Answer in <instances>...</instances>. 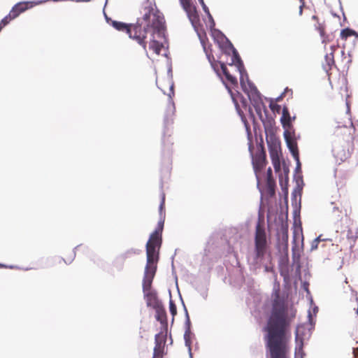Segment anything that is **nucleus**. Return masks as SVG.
<instances>
[{"instance_id": "1a4fd4ad", "label": "nucleus", "mask_w": 358, "mask_h": 358, "mask_svg": "<svg viewBox=\"0 0 358 358\" xmlns=\"http://www.w3.org/2000/svg\"><path fill=\"white\" fill-rule=\"evenodd\" d=\"M284 138L289 152L294 158L299 155L296 140L294 134L287 130L284 131Z\"/></svg>"}, {"instance_id": "4c0bfd02", "label": "nucleus", "mask_w": 358, "mask_h": 358, "mask_svg": "<svg viewBox=\"0 0 358 358\" xmlns=\"http://www.w3.org/2000/svg\"><path fill=\"white\" fill-rule=\"evenodd\" d=\"M331 205L333 206V208H332L333 212L339 211L338 207L334 206V203L333 202L331 203Z\"/></svg>"}, {"instance_id": "ea45409f", "label": "nucleus", "mask_w": 358, "mask_h": 358, "mask_svg": "<svg viewBox=\"0 0 358 358\" xmlns=\"http://www.w3.org/2000/svg\"><path fill=\"white\" fill-rule=\"evenodd\" d=\"M317 310H318V308L317 306L314 307L313 312L315 314L317 312Z\"/></svg>"}, {"instance_id": "f704fd0d", "label": "nucleus", "mask_w": 358, "mask_h": 358, "mask_svg": "<svg viewBox=\"0 0 358 358\" xmlns=\"http://www.w3.org/2000/svg\"><path fill=\"white\" fill-rule=\"evenodd\" d=\"M280 186H281V188H282V190L285 193V194H287V180H285V185H283V182L282 181H280Z\"/></svg>"}, {"instance_id": "cd10ccee", "label": "nucleus", "mask_w": 358, "mask_h": 358, "mask_svg": "<svg viewBox=\"0 0 358 358\" xmlns=\"http://www.w3.org/2000/svg\"><path fill=\"white\" fill-rule=\"evenodd\" d=\"M316 29L319 30L320 34L321 37L322 38V43L326 44L329 41V39H328V37L325 36L324 29L322 28L320 26H319L318 27H316Z\"/></svg>"}, {"instance_id": "b1692460", "label": "nucleus", "mask_w": 358, "mask_h": 358, "mask_svg": "<svg viewBox=\"0 0 358 358\" xmlns=\"http://www.w3.org/2000/svg\"><path fill=\"white\" fill-rule=\"evenodd\" d=\"M14 19L15 17H13V15H10V13L9 12V13L6 16H5L0 22L1 30L3 27L7 25L10 20Z\"/></svg>"}, {"instance_id": "37998d69", "label": "nucleus", "mask_w": 358, "mask_h": 358, "mask_svg": "<svg viewBox=\"0 0 358 358\" xmlns=\"http://www.w3.org/2000/svg\"><path fill=\"white\" fill-rule=\"evenodd\" d=\"M308 285L304 284V289L308 291Z\"/></svg>"}, {"instance_id": "6e6552de", "label": "nucleus", "mask_w": 358, "mask_h": 358, "mask_svg": "<svg viewBox=\"0 0 358 358\" xmlns=\"http://www.w3.org/2000/svg\"><path fill=\"white\" fill-rule=\"evenodd\" d=\"M164 227V220H159L157 228L150 234V238L146 244V252L148 249H154L159 255V249L162 244V232Z\"/></svg>"}, {"instance_id": "423d86ee", "label": "nucleus", "mask_w": 358, "mask_h": 358, "mask_svg": "<svg viewBox=\"0 0 358 358\" xmlns=\"http://www.w3.org/2000/svg\"><path fill=\"white\" fill-rule=\"evenodd\" d=\"M308 324L298 325L295 331V339L296 343H299V350L301 348L303 340L310 337L311 331L315 326V322L313 321L310 310H308Z\"/></svg>"}, {"instance_id": "aec40b11", "label": "nucleus", "mask_w": 358, "mask_h": 358, "mask_svg": "<svg viewBox=\"0 0 358 358\" xmlns=\"http://www.w3.org/2000/svg\"><path fill=\"white\" fill-rule=\"evenodd\" d=\"M294 180H296V187L294 189V192H292V196L295 197L296 194H299V195L301 194V192L302 190L303 185V181L302 179V176L300 174H299L298 176H295Z\"/></svg>"}, {"instance_id": "0eeeda50", "label": "nucleus", "mask_w": 358, "mask_h": 358, "mask_svg": "<svg viewBox=\"0 0 358 358\" xmlns=\"http://www.w3.org/2000/svg\"><path fill=\"white\" fill-rule=\"evenodd\" d=\"M182 5L187 13V17L194 29L196 32L201 44L203 45L204 41L201 36V34L199 30V17L196 13L195 7L192 6L189 1H181Z\"/></svg>"}, {"instance_id": "3c124183", "label": "nucleus", "mask_w": 358, "mask_h": 358, "mask_svg": "<svg viewBox=\"0 0 358 358\" xmlns=\"http://www.w3.org/2000/svg\"><path fill=\"white\" fill-rule=\"evenodd\" d=\"M152 358H157V357H152Z\"/></svg>"}, {"instance_id": "49530a36", "label": "nucleus", "mask_w": 358, "mask_h": 358, "mask_svg": "<svg viewBox=\"0 0 358 358\" xmlns=\"http://www.w3.org/2000/svg\"><path fill=\"white\" fill-rule=\"evenodd\" d=\"M106 21L108 22L110 19L106 15Z\"/></svg>"}, {"instance_id": "f8f14e48", "label": "nucleus", "mask_w": 358, "mask_h": 358, "mask_svg": "<svg viewBox=\"0 0 358 358\" xmlns=\"http://www.w3.org/2000/svg\"><path fill=\"white\" fill-rule=\"evenodd\" d=\"M165 343L164 336L161 334H157L155 336V348L152 357H161L163 354L164 345Z\"/></svg>"}, {"instance_id": "5701e85b", "label": "nucleus", "mask_w": 358, "mask_h": 358, "mask_svg": "<svg viewBox=\"0 0 358 358\" xmlns=\"http://www.w3.org/2000/svg\"><path fill=\"white\" fill-rule=\"evenodd\" d=\"M173 94H174L173 84H171V85L170 86V93L169 94V108H170V110H171V111L173 113L175 110V104H174V102L172 100V96Z\"/></svg>"}, {"instance_id": "4be33fe9", "label": "nucleus", "mask_w": 358, "mask_h": 358, "mask_svg": "<svg viewBox=\"0 0 358 358\" xmlns=\"http://www.w3.org/2000/svg\"><path fill=\"white\" fill-rule=\"evenodd\" d=\"M355 36L358 38V34L350 28L343 29L341 32V37L343 39H346L348 37Z\"/></svg>"}, {"instance_id": "412c9836", "label": "nucleus", "mask_w": 358, "mask_h": 358, "mask_svg": "<svg viewBox=\"0 0 358 358\" xmlns=\"http://www.w3.org/2000/svg\"><path fill=\"white\" fill-rule=\"evenodd\" d=\"M198 1H199L200 4L201 5L203 11L208 15V20H209V22H210V27L212 28V27H215V21H214L212 15L210 13L208 8L205 4L204 1L203 0H198Z\"/></svg>"}, {"instance_id": "393cba45", "label": "nucleus", "mask_w": 358, "mask_h": 358, "mask_svg": "<svg viewBox=\"0 0 358 358\" xmlns=\"http://www.w3.org/2000/svg\"><path fill=\"white\" fill-rule=\"evenodd\" d=\"M169 310L173 316L172 321H173V317L177 314V308L175 303L171 299L169 301Z\"/></svg>"}, {"instance_id": "c9c22d12", "label": "nucleus", "mask_w": 358, "mask_h": 358, "mask_svg": "<svg viewBox=\"0 0 358 358\" xmlns=\"http://www.w3.org/2000/svg\"><path fill=\"white\" fill-rule=\"evenodd\" d=\"M221 70L224 76L229 73L227 66L224 63L221 64Z\"/></svg>"}, {"instance_id": "8fccbe9b", "label": "nucleus", "mask_w": 358, "mask_h": 358, "mask_svg": "<svg viewBox=\"0 0 358 358\" xmlns=\"http://www.w3.org/2000/svg\"><path fill=\"white\" fill-rule=\"evenodd\" d=\"M108 0L106 1V2H107Z\"/></svg>"}, {"instance_id": "f257e3e1", "label": "nucleus", "mask_w": 358, "mask_h": 358, "mask_svg": "<svg viewBox=\"0 0 358 358\" xmlns=\"http://www.w3.org/2000/svg\"><path fill=\"white\" fill-rule=\"evenodd\" d=\"M272 296L271 314L266 327V345L271 358H286L285 332L296 316V310L280 296L278 289H273Z\"/></svg>"}, {"instance_id": "6ab92c4d", "label": "nucleus", "mask_w": 358, "mask_h": 358, "mask_svg": "<svg viewBox=\"0 0 358 358\" xmlns=\"http://www.w3.org/2000/svg\"><path fill=\"white\" fill-rule=\"evenodd\" d=\"M281 117V123L283 127H289L291 125V117L287 108L284 107L282 109Z\"/></svg>"}, {"instance_id": "a18cd8bd", "label": "nucleus", "mask_w": 358, "mask_h": 358, "mask_svg": "<svg viewBox=\"0 0 358 358\" xmlns=\"http://www.w3.org/2000/svg\"><path fill=\"white\" fill-rule=\"evenodd\" d=\"M0 267H6V265L0 264Z\"/></svg>"}, {"instance_id": "c85d7f7f", "label": "nucleus", "mask_w": 358, "mask_h": 358, "mask_svg": "<svg viewBox=\"0 0 358 358\" xmlns=\"http://www.w3.org/2000/svg\"><path fill=\"white\" fill-rule=\"evenodd\" d=\"M272 163L275 171H278L280 169V159H273Z\"/></svg>"}, {"instance_id": "39448f33", "label": "nucleus", "mask_w": 358, "mask_h": 358, "mask_svg": "<svg viewBox=\"0 0 358 358\" xmlns=\"http://www.w3.org/2000/svg\"><path fill=\"white\" fill-rule=\"evenodd\" d=\"M147 264L145 268L144 277L143 280V293L153 290L152 283L156 272V263L158 260L157 252L154 249H148Z\"/></svg>"}, {"instance_id": "e433bc0d", "label": "nucleus", "mask_w": 358, "mask_h": 358, "mask_svg": "<svg viewBox=\"0 0 358 358\" xmlns=\"http://www.w3.org/2000/svg\"><path fill=\"white\" fill-rule=\"evenodd\" d=\"M303 6H304V2H302V3L299 6V15H301L302 13H303Z\"/></svg>"}, {"instance_id": "ddd939ff", "label": "nucleus", "mask_w": 358, "mask_h": 358, "mask_svg": "<svg viewBox=\"0 0 358 358\" xmlns=\"http://www.w3.org/2000/svg\"><path fill=\"white\" fill-rule=\"evenodd\" d=\"M144 298L146 300V304L148 307L155 308L162 304L157 297V293L155 290H152L143 293Z\"/></svg>"}, {"instance_id": "bb28decb", "label": "nucleus", "mask_w": 358, "mask_h": 358, "mask_svg": "<svg viewBox=\"0 0 358 358\" xmlns=\"http://www.w3.org/2000/svg\"><path fill=\"white\" fill-rule=\"evenodd\" d=\"M325 61L329 67H331V65L334 64V55L332 52H331L329 54H327L325 55Z\"/></svg>"}, {"instance_id": "72a5a7b5", "label": "nucleus", "mask_w": 358, "mask_h": 358, "mask_svg": "<svg viewBox=\"0 0 358 358\" xmlns=\"http://www.w3.org/2000/svg\"><path fill=\"white\" fill-rule=\"evenodd\" d=\"M320 241V237L316 238L311 244V250H315L317 248L318 243Z\"/></svg>"}, {"instance_id": "09e8293b", "label": "nucleus", "mask_w": 358, "mask_h": 358, "mask_svg": "<svg viewBox=\"0 0 358 358\" xmlns=\"http://www.w3.org/2000/svg\"><path fill=\"white\" fill-rule=\"evenodd\" d=\"M299 1L301 2V3H302V2H303V0H299Z\"/></svg>"}, {"instance_id": "9b49d317", "label": "nucleus", "mask_w": 358, "mask_h": 358, "mask_svg": "<svg viewBox=\"0 0 358 358\" xmlns=\"http://www.w3.org/2000/svg\"><path fill=\"white\" fill-rule=\"evenodd\" d=\"M180 300H182V306H183L185 313V334H184V340H185V346H187L188 348V351H189V357H192L191 341H190V335H191L190 325H191V322H190V320H189V314H188L187 310L186 308V306H185L184 302L182 301V298H180Z\"/></svg>"}, {"instance_id": "c03bdc74", "label": "nucleus", "mask_w": 358, "mask_h": 358, "mask_svg": "<svg viewBox=\"0 0 358 358\" xmlns=\"http://www.w3.org/2000/svg\"><path fill=\"white\" fill-rule=\"evenodd\" d=\"M76 1H88L89 0H76Z\"/></svg>"}, {"instance_id": "f3484780", "label": "nucleus", "mask_w": 358, "mask_h": 358, "mask_svg": "<svg viewBox=\"0 0 358 358\" xmlns=\"http://www.w3.org/2000/svg\"><path fill=\"white\" fill-rule=\"evenodd\" d=\"M265 154L262 152L256 157L255 159L252 161L253 168L255 172L257 173L260 171L265 166Z\"/></svg>"}, {"instance_id": "f03ea898", "label": "nucleus", "mask_w": 358, "mask_h": 358, "mask_svg": "<svg viewBox=\"0 0 358 358\" xmlns=\"http://www.w3.org/2000/svg\"><path fill=\"white\" fill-rule=\"evenodd\" d=\"M141 13L142 17H138L136 23L132 25L134 40L145 50L146 42L145 39L147 34L150 33V48L159 55L162 45L155 38H164V17L154 12V8L151 4L144 6Z\"/></svg>"}, {"instance_id": "4468645a", "label": "nucleus", "mask_w": 358, "mask_h": 358, "mask_svg": "<svg viewBox=\"0 0 358 358\" xmlns=\"http://www.w3.org/2000/svg\"><path fill=\"white\" fill-rule=\"evenodd\" d=\"M112 26L118 31H126L129 38H133L134 40V32L133 31V24H127L126 23L118 22L115 20L111 21Z\"/></svg>"}, {"instance_id": "58836bf2", "label": "nucleus", "mask_w": 358, "mask_h": 358, "mask_svg": "<svg viewBox=\"0 0 358 358\" xmlns=\"http://www.w3.org/2000/svg\"><path fill=\"white\" fill-rule=\"evenodd\" d=\"M168 74L170 75L171 77L172 76V71L171 67L168 70Z\"/></svg>"}, {"instance_id": "dca6fc26", "label": "nucleus", "mask_w": 358, "mask_h": 358, "mask_svg": "<svg viewBox=\"0 0 358 358\" xmlns=\"http://www.w3.org/2000/svg\"><path fill=\"white\" fill-rule=\"evenodd\" d=\"M292 264L296 266V268L299 270L301 268L300 258H301V250L296 245L295 239L293 240V245L292 248Z\"/></svg>"}, {"instance_id": "473e14b6", "label": "nucleus", "mask_w": 358, "mask_h": 358, "mask_svg": "<svg viewBox=\"0 0 358 358\" xmlns=\"http://www.w3.org/2000/svg\"><path fill=\"white\" fill-rule=\"evenodd\" d=\"M267 182L268 185L270 186L271 182H273V178H272V170L269 167L267 170Z\"/></svg>"}, {"instance_id": "a19ab883", "label": "nucleus", "mask_w": 358, "mask_h": 358, "mask_svg": "<svg viewBox=\"0 0 358 358\" xmlns=\"http://www.w3.org/2000/svg\"><path fill=\"white\" fill-rule=\"evenodd\" d=\"M346 105H347V113H349L350 112V106H349V104L348 102L346 103Z\"/></svg>"}, {"instance_id": "a211bd4d", "label": "nucleus", "mask_w": 358, "mask_h": 358, "mask_svg": "<svg viewBox=\"0 0 358 358\" xmlns=\"http://www.w3.org/2000/svg\"><path fill=\"white\" fill-rule=\"evenodd\" d=\"M154 309L156 312V320L162 324H166V313L163 305L161 304L157 307L154 308Z\"/></svg>"}, {"instance_id": "79ce46f5", "label": "nucleus", "mask_w": 358, "mask_h": 358, "mask_svg": "<svg viewBox=\"0 0 358 358\" xmlns=\"http://www.w3.org/2000/svg\"><path fill=\"white\" fill-rule=\"evenodd\" d=\"M312 19H313V20H317V17L316 15H313V16H312Z\"/></svg>"}, {"instance_id": "de8ad7c7", "label": "nucleus", "mask_w": 358, "mask_h": 358, "mask_svg": "<svg viewBox=\"0 0 358 358\" xmlns=\"http://www.w3.org/2000/svg\"><path fill=\"white\" fill-rule=\"evenodd\" d=\"M282 94L280 95V96H278V98L277 99V100H279L281 97H282Z\"/></svg>"}, {"instance_id": "2eb2a0df", "label": "nucleus", "mask_w": 358, "mask_h": 358, "mask_svg": "<svg viewBox=\"0 0 358 358\" xmlns=\"http://www.w3.org/2000/svg\"><path fill=\"white\" fill-rule=\"evenodd\" d=\"M277 248L280 252L288 256V234L287 231L282 232L280 238H278Z\"/></svg>"}, {"instance_id": "9d476101", "label": "nucleus", "mask_w": 358, "mask_h": 358, "mask_svg": "<svg viewBox=\"0 0 358 358\" xmlns=\"http://www.w3.org/2000/svg\"><path fill=\"white\" fill-rule=\"evenodd\" d=\"M42 1H39L41 3ZM38 3L33 1H21L15 4L12 9L10 10V15H13V17H17L22 13L26 11L29 8H31L33 6L37 5Z\"/></svg>"}, {"instance_id": "7ed1b4c3", "label": "nucleus", "mask_w": 358, "mask_h": 358, "mask_svg": "<svg viewBox=\"0 0 358 358\" xmlns=\"http://www.w3.org/2000/svg\"><path fill=\"white\" fill-rule=\"evenodd\" d=\"M213 35L217 37L220 48L226 53H232L231 64L236 66L240 74V83L243 90L247 94L251 103L259 115H262V107L264 106L262 96L256 86L248 78L243 62L231 42L219 30H215Z\"/></svg>"}, {"instance_id": "c756f323", "label": "nucleus", "mask_w": 358, "mask_h": 358, "mask_svg": "<svg viewBox=\"0 0 358 358\" xmlns=\"http://www.w3.org/2000/svg\"><path fill=\"white\" fill-rule=\"evenodd\" d=\"M296 162V168H295V172L297 173H300L301 171V162H300V160H299V155L297 156L296 158H294Z\"/></svg>"}, {"instance_id": "603ef678", "label": "nucleus", "mask_w": 358, "mask_h": 358, "mask_svg": "<svg viewBox=\"0 0 358 358\" xmlns=\"http://www.w3.org/2000/svg\"><path fill=\"white\" fill-rule=\"evenodd\" d=\"M190 357V358H192V357Z\"/></svg>"}, {"instance_id": "2f4dec72", "label": "nucleus", "mask_w": 358, "mask_h": 358, "mask_svg": "<svg viewBox=\"0 0 358 358\" xmlns=\"http://www.w3.org/2000/svg\"><path fill=\"white\" fill-rule=\"evenodd\" d=\"M226 79L231 83V84H235L237 83L236 78L231 75L229 73L224 76Z\"/></svg>"}, {"instance_id": "7c9ffc66", "label": "nucleus", "mask_w": 358, "mask_h": 358, "mask_svg": "<svg viewBox=\"0 0 358 358\" xmlns=\"http://www.w3.org/2000/svg\"><path fill=\"white\" fill-rule=\"evenodd\" d=\"M164 202H165V194L164 193H162V194L161 203H160V205H159V210L160 215H162V211L164 210Z\"/></svg>"}, {"instance_id": "a878e982", "label": "nucleus", "mask_w": 358, "mask_h": 358, "mask_svg": "<svg viewBox=\"0 0 358 358\" xmlns=\"http://www.w3.org/2000/svg\"><path fill=\"white\" fill-rule=\"evenodd\" d=\"M269 153H270L271 159L279 158L278 153V149L276 147H270L269 148Z\"/></svg>"}, {"instance_id": "20e7f679", "label": "nucleus", "mask_w": 358, "mask_h": 358, "mask_svg": "<svg viewBox=\"0 0 358 358\" xmlns=\"http://www.w3.org/2000/svg\"><path fill=\"white\" fill-rule=\"evenodd\" d=\"M267 240L264 227L259 222L256 224L255 236V248L252 252L248 255V262L250 268L257 272L262 267L265 273H273V264L271 255L267 253Z\"/></svg>"}]
</instances>
